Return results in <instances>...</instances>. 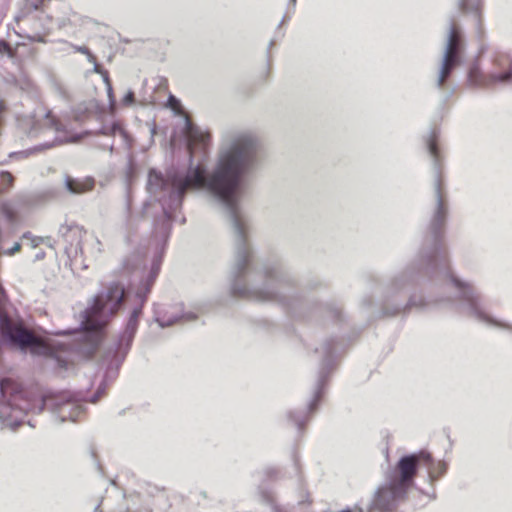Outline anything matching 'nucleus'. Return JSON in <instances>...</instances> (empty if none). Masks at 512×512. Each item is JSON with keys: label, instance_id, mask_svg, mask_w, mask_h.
Segmentation results:
<instances>
[{"label": "nucleus", "instance_id": "obj_3", "mask_svg": "<svg viewBox=\"0 0 512 512\" xmlns=\"http://www.w3.org/2000/svg\"><path fill=\"white\" fill-rule=\"evenodd\" d=\"M163 253L164 245H161L157 248L150 269L142 276L133 296L126 294L121 283L111 282L95 295L92 304L83 312V320L80 324L81 337L89 342L91 348H94L99 333L108 324L111 317L119 311L124 302L131 307L124 330L103 355L104 379L91 397V403H96L104 395L107 383L113 381L118 375L119 368L125 360L137 332L143 307L160 272Z\"/></svg>", "mask_w": 512, "mask_h": 512}, {"label": "nucleus", "instance_id": "obj_28", "mask_svg": "<svg viewBox=\"0 0 512 512\" xmlns=\"http://www.w3.org/2000/svg\"><path fill=\"white\" fill-rule=\"evenodd\" d=\"M20 249H21V244L17 242V243L14 244V246L12 248H10L9 250L6 251V254L14 255Z\"/></svg>", "mask_w": 512, "mask_h": 512}, {"label": "nucleus", "instance_id": "obj_5", "mask_svg": "<svg viewBox=\"0 0 512 512\" xmlns=\"http://www.w3.org/2000/svg\"><path fill=\"white\" fill-rule=\"evenodd\" d=\"M468 83L476 88H491L497 85L512 84V57L508 53L495 52L491 68L483 72L475 62L468 71Z\"/></svg>", "mask_w": 512, "mask_h": 512}, {"label": "nucleus", "instance_id": "obj_30", "mask_svg": "<svg viewBox=\"0 0 512 512\" xmlns=\"http://www.w3.org/2000/svg\"><path fill=\"white\" fill-rule=\"evenodd\" d=\"M101 76H102V78H103V81H104V83H105L106 87H107V86H109V85H111V82H110V78H109V73H108V71L104 70V71L101 73Z\"/></svg>", "mask_w": 512, "mask_h": 512}, {"label": "nucleus", "instance_id": "obj_1", "mask_svg": "<svg viewBox=\"0 0 512 512\" xmlns=\"http://www.w3.org/2000/svg\"><path fill=\"white\" fill-rule=\"evenodd\" d=\"M180 135L184 138L188 165L171 168L166 175L152 169L148 175L147 191L150 199L160 204L164 214L161 234L167 239L173 212L182 205L189 189H206L224 207L234 236V260L228 281L230 295L258 302H272L283 307L293 317L305 318L312 313H327L340 319L341 311L292 294L295 279L280 259H271L260 266L255 262L248 235L250 220L241 208L239 191L245 179L260 164L261 143L250 131H233L223 136L216 163L207 172L210 134L195 125L188 116L183 117Z\"/></svg>", "mask_w": 512, "mask_h": 512}, {"label": "nucleus", "instance_id": "obj_16", "mask_svg": "<svg viewBox=\"0 0 512 512\" xmlns=\"http://www.w3.org/2000/svg\"><path fill=\"white\" fill-rule=\"evenodd\" d=\"M480 6L481 0H459V7L463 12L474 13L478 30L480 31Z\"/></svg>", "mask_w": 512, "mask_h": 512}, {"label": "nucleus", "instance_id": "obj_39", "mask_svg": "<svg viewBox=\"0 0 512 512\" xmlns=\"http://www.w3.org/2000/svg\"><path fill=\"white\" fill-rule=\"evenodd\" d=\"M137 512H152V510L148 507H143V508L139 509Z\"/></svg>", "mask_w": 512, "mask_h": 512}, {"label": "nucleus", "instance_id": "obj_41", "mask_svg": "<svg viewBox=\"0 0 512 512\" xmlns=\"http://www.w3.org/2000/svg\"><path fill=\"white\" fill-rule=\"evenodd\" d=\"M78 245H79V250H80V252H81V253H83V250H84L83 245H82L80 242L78 243Z\"/></svg>", "mask_w": 512, "mask_h": 512}, {"label": "nucleus", "instance_id": "obj_25", "mask_svg": "<svg viewBox=\"0 0 512 512\" xmlns=\"http://www.w3.org/2000/svg\"><path fill=\"white\" fill-rule=\"evenodd\" d=\"M138 218L137 217H133V216H130L128 218V221H127V231H128V234H131V232L134 230V228H136L137 224H138ZM128 240L130 241V235L127 236Z\"/></svg>", "mask_w": 512, "mask_h": 512}, {"label": "nucleus", "instance_id": "obj_2", "mask_svg": "<svg viewBox=\"0 0 512 512\" xmlns=\"http://www.w3.org/2000/svg\"><path fill=\"white\" fill-rule=\"evenodd\" d=\"M434 172L435 204L416 258L387 286L383 300V312L394 316L412 307L424 308L428 303L411 294L426 280H439L453 286L457 292L458 309L475 320L499 328L512 326L493 318L486 311L481 292L471 283L456 277L451 270L448 250L444 242L448 204L442 187V160H432Z\"/></svg>", "mask_w": 512, "mask_h": 512}, {"label": "nucleus", "instance_id": "obj_9", "mask_svg": "<svg viewBox=\"0 0 512 512\" xmlns=\"http://www.w3.org/2000/svg\"><path fill=\"white\" fill-rule=\"evenodd\" d=\"M407 492L405 488L387 479L376 491L372 507L380 512H391L405 500Z\"/></svg>", "mask_w": 512, "mask_h": 512}, {"label": "nucleus", "instance_id": "obj_33", "mask_svg": "<svg viewBox=\"0 0 512 512\" xmlns=\"http://www.w3.org/2000/svg\"><path fill=\"white\" fill-rule=\"evenodd\" d=\"M272 512H289V511L284 506L274 505L272 508Z\"/></svg>", "mask_w": 512, "mask_h": 512}, {"label": "nucleus", "instance_id": "obj_38", "mask_svg": "<svg viewBox=\"0 0 512 512\" xmlns=\"http://www.w3.org/2000/svg\"><path fill=\"white\" fill-rule=\"evenodd\" d=\"M58 90L63 97H66V92L62 86L58 85Z\"/></svg>", "mask_w": 512, "mask_h": 512}, {"label": "nucleus", "instance_id": "obj_36", "mask_svg": "<svg viewBox=\"0 0 512 512\" xmlns=\"http://www.w3.org/2000/svg\"><path fill=\"white\" fill-rule=\"evenodd\" d=\"M132 173H133V165L132 163L130 162L129 165H128V168H127V179L129 180L130 177L132 176Z\"/></svg>", "mask_w": 512, "mask_h": 512}, {"label": "nucleus", "instance_id": "obj_12", "mask_svg": "<svg viewBox=\"0 0 512 512\" xmlns=\"http://www.w3.org/2000/svg\"><path fill=\"white\" fill-rule=\"evenodd\" d=\"M64 186L70 194L79 195L92 191L95 187V179L90 176L75 178L66 175L64 177Z\"/></svg>", "mask_w": 512, "mask_h": 512}, {"label": "nucleus", "instance_id": "obj_23", "mask_svg": "<svg viewBox=\"0 0 512 512\" xmlns=\"http://www.w3.org/2000/svg\"><path fill=\"white\" fill-rule=\"evenodd\" d=\"M22 239L23 240H29L30 243H31V246L33 248L37 247L40 243L43 242V239L40 238V237H35L33 236L30 232H25L23 235H22Z\"/></svg>", "mask_w": 512, "mask_h": 512}, {"label": "nucleus", "instance_id": "obj_18", "mask_svg": "<svg viewBox=\"0 0 512 512\" xmlns=\"http://www.w3.org/2000/svg\"><path fill=\"white\" fill-rule=\"evenodd\" d=\"M288 417L298 429H302L305 422L308 420V415L305 411H290Z\"/></svg>", "mask_w": 512, "mask_h": 512}, {"label": "nucleus", "instance_id": "obj_10", "mask_svg": "<svg viewBox=\"0 0 512 512\" xmlns=\"http://www.w3.org/2000/svg\"><path fill=\"white\" fill-rule=\"evenodd\" d=\"M423 463L421 452L418 454H409L401 457L395 470L387 479L397 485L409 490L413 485L419 464Z\"/></svg>", "mask_w": 512, "mask_h": 512}, {"label": "nucleus", "instance_id": "obj_7", "mask_svg": "<svg viewBox=\"0 0 512 512\" xmlns=\"http://www.w3.org/2000/svg\"><path fill=\"white\" fill-rule=\"evenodd\" d=\"M342 349V345L334 338L325 340L320 347L315 349V353L321 357V362L318 370V377L313 391V398L308 404L309 412H314L320 402L324 386L334 371L337 358Z\"/></svg>", "mask_w": 512, "mask_h": 512}, {"label": "nucleus", "instance_id": "obj_46", "mask_svg": "<svg viewBox=\"0 0 512 512\" xmlns=\"http://www.w3.org/2000/svg\"><path fill=\"white\" fill-rule=\"evenodd\" d=\"M185 221H186V219H185V218H182V219H181V223H182V224H184V223H185Z\"/></svg>", "mask_w": 512, "mask_h": 512}, {"label": "nucleus", "instance_id": "obj_6", "mask_svg": "<svg viewBox=\"0 0 512 512\" xmlns=\"http://www.w3.org/2000/svg\"><path fill=\"white\" fill-rule=\"evenodd\" d=\"M0 333L5 341L21 351L30 350L32 354L48 355L52 353L50 344L34 335L21 323L14 322L0 309Z\"/></svg>", "mask_w": 512, "mask_h": 512}, {"label": "nucleus", "instance_id": "obj_8", "mask_svg": "<svg viewBox=\"0 0 512 512\" xmlns=\"http://www.w3.org/2000/svg\"><path fill=\"white\" fill-rule=\"evenodd\" d=\"M464 46V39L460 28L451 21L447 33L444 54L435 82L438 89L445 88L446 82L451 76L453 69L460 64Z\"/></svg>", "mask_w": 512, "mask_h": 512}, {"label": "nucleus", "instance_id": "obj_45", "mask_svg": "<svg viewBox=\"0 0 512 512\" xmlns=\"http://www.w3.org/2000/svg\"><path fill=\"white\" fill-rule=\"evenodd\" d=\"M484 49H485V47H484V46H482V47L480 48V53H483V52H484Z\"/></svg>", "mask_w": 512, "mask_h": 512}, {"label": "nucleus", "instance_id": "obj_48", "mask_svg": "<svg viewBox=\"0 0 512 512\" xmlns=\"http://www.w3.org/2000/svg\"><path fill=\"white\" fill-rule=\"evenodd\" d=\"M290 2H292V3H293V5H295L296 0H290Z\"/></svg>", "mask_w": 512, "mask_h": 512}, {"label": "nucleus", "instance_id": "obj_27", "mask_svg": "<svg viewBox=\"0 0 512 512\" xmlns=\"http://www.w3.org/2000/svg\"><path fill=\"white\" fill-rule=\"evenodd\" d=\"M106 88H107V94H108V98H109V103H110L111 106H113L115 104V97H114V94H113L112 85H109Z\"/></svg>", "mask_w": 512, "mask_h": 512}, {"label": "nucleus", "instance_id": "obj_14", "mask_svg": "<svg viewBox=\"0 0 512 512\" xmlns=\"http://www.w3.org/2000/svg\"><path fill=\"white\" fill-rule=\"evenodd\" d=\"M421 456L423 458V464L428 470V477L431 483L437 481L446 473L448 464L445 461L435 462L431 454L424 451L421 452Z\"/></svg>", "mask_w": 512, "mask_h": 512}, {"label": "nucleus", "instance_id": "obj_37", "mask_svg": "<svg viewBox=\"0 0 512 512\" xmlns=\"http://www.w3.org/2000/svg\"><path fill=\"white\" fill-rule=\"evenodd\" d=\"M170 146L172 148V150L175 149V146H176V134H173L171 139H170Z\"/></svg>", "mask_w": 512, "mask_h": 512}, {"label": "nucleus", "instance_id": "obj_31", "mask_svg": "<svg viewBox=\"0 0 512 512\" xmlns=\"http://www.w3.org/2000/svg\"><path fill=\"white\" fill-rule=\"evenodd\" d=\"M92 241H93V243L96 246L97 253H101V251H102V243H101V241L97 237H94L92 239Z\"/></svg>", "mask_w": 512, "mask_h": 512}, {"label": "nucleus", "instance_id": "obj_24", "mask_svg": "<svg viewBox=\"0 0 512 512\" xmlns=\"http://www.w3.org/2000/svg\"><path fill=\"white\" fill-rule=\"evenodd\" d=\"M40 3L41 2L35 0H27L24 8L25 11H23V13L38 10Z\"/></svg>", "mask_w": 512, "mask_h": 512}, {"label": "nucleus", "instance_id": "obj_44", "mask_svg": "<svg viewBox=\"0 0 512 512\" xmlns=\"http://www.w3.org/2000/svg\"><path fill=\"white\" fill-rule=\"evenodd\" d=\"M21 154H23V155H28V154H29V151H23V152H21Z\"/></svg>", "mask_w": 512, "mask_h": 512}, {"label": "nucleus", "instance_id": "obj_11", "mask_svg": "<svg viewBox=\"0 0 512 512\" xmlns=\"http://www.w3.org/2000/svg\"><path fill=\"white\" fill-rule=\"evenodd\" d=\"M155 321L161 328L170 327L176 323L193 321L197 318L194 312H183L182 304L171 306L158 305L154 309Z\"/></svg>", "mask_w": 512, "mask_h": 512}, {"label": "nucleus", "instance_id": "obj_22", "mask_svg": "<svg viewBox=\"0 0 512 512\" xmlns=\"http://www.w3.org/2000/svg\"><path fill=\"white\" fill-rule=\"evenodd\" d=\"M265 474L269 479L279 480L284 478L282 470L277 467H269L265 470Z\"/></svg>", "mask_w": 512, "mask_h": 512}, {"label": "nucleus", "instance_id": "obj_15", "mask_svg": "<svg viewBox=\"0 0 512 512\" xmlns=\"http://www.w3.org/2000/svg\"><path fill=\"white\" fill-rule=\"evenodd\" d=\"M81 236V228L76 224H62L58 229V237L65 243V250L68 245L72 246Z\"/></svg>", "mask_w": 512, "mask_h": 512}, {"label": "nucleus", "instance_id": "obj_32", "mask_svg": "<svg viewBox=\"0 0 512 512\" xmlns=\"http://www.w3.org/2000/svg\"><path fill=\"white\" fill-rule=\"evenodd\" d=\"M74 50L85 55L89 51V49L86 46H74Z\"/></svg>", "mask_w": 512, "mask_h": 512}, {"label": "nucleus", "instance_id": "obj_29", "mask_svg": "<svg viewBox=\"0 0 512 512\" xmlns=\"http://www.w3.org/2000/svg\"><path fill=\"white\" fill-rule=\"evenodd\" d=\"M294 471L298 478V481L300 482L301 481V470H300V466H299V463L296 458L294 459Z\"/></svg>", "mask_w": 512, "mask_h": 512}, {"label": "nucleus", "instance_id": "obj_35", "mask_svg": "<svg viewBox=\"0 0 512 512\" xmlns=\"http://www.w3.org/2000/svg\"><path fill=\"white\" fill-rule=\"evenodd\" d=\"M86 56L90 63L96 62V57L90 52V50L88 51V53H86Z\"/></svg>", "mask_w": 512, "mask_h": 512}, {"label": "nucleus", "instance_id": "obj_4", "mask_svg": "<svg viewBox=\"0 0 512 512\" xmlns=\"http://www.w3.org/2000/svg\"><path fill=\"white\" fill-rule=\"evenodd\" d=\"M44 409L51 411L60 422H75L85 411L80 399L70 392L32 399L18 383L10 379L0 382V429L14 430L28 412L40 413Z\"/></svg>", "mask_w": 512, "mask_h": 512}, {"label": "nucleus", "instance_id": "obj_13", "mask_svg": "<svg viewBox=\"0 0 512 512\" xmlns=\"http://www.w3.org/2000/svg\"><path fill=\"white\" fill-rule=\"evenodd\" d=\"M100 134L108 138L105 142L99 144L100 148L103 150L108 149L111 153L114 149V143L112 140H110L111 137L119 136L122 138L124 143H128L127 132L120 126V124L116 122L103 126L100 130Z\"/></svg>", "mask_w": 512, "mask_h": 512}, {"label": "nucleus", "instance_id": "obj_43", "mask_svg": "<svg viewBox=\"0 0 512 512\" xmlns=\"http://www.w3.org/2000/svg\"><path fill=\"white\" fill-rule=\"evenodd\" d=\"M130 262H131V260H130V259H128V260H127V262H126V266H127V268H129V267H130Z\"/></svg>", "mask_w": 512, "mask_h": 512}, {"label": "nucleus", "instance_id": "obj_19", "mask_svg": "<svg viewBox=\"0 0 512 512\" xmlns=\"http://www.w3.org/2000/svg\"><path fill=\"white\" fill-rule=\"evenodd\" d=\"M44 122L45 125L56 132H61L64 129L63 124L52 115L51 111L45 114Z\"/></svg>", "mask_w": 512, "mask_h": 512}, {"label": "nucleus", "instance_id": "obj_17", "mask_svg": "<svg viewBox=\"0 0 512 512\" xmlns=\"http://www.w3.org/2000/svg\"><path fill=\"white\" fill-rule=\"evenodd\" d=\"M14 183L13 175L8 171L0 172V194L8 191Z\"/></svg>", "mask_w": 512, "mask_h": 512}, {"label": "nucleus", "instance_id": "obj_34", "mask_svg": "<svg viewBox=\"0 0 512 512\" xmlns=\"http://www.w3.org/2000/svg\"><path fill=\"white\" fill-rule=\"evenodd\" d=\"M93 65H94V68H93L94 72L101 75V73L104 71V69H102V67L97 62L93 63Z\"/></svg>", "mask_w": 512, "mask_h": 512}, {"label": "nucleus", "instance_id": "obj_26", "mask_svg": "<svg viewBox=\"0 0 512 512\" xmlns=\"http://www.w3.org/2000/svg\"><path fill=\"white\" fill-rule=\"evenodd\" d=\"M122 103L125 106H130L135 103V95L132 90H129L122 99Z\"/></svg>", "mask_w": 512, "mask_h": 512}, {"label": "nucleus", "instance_id": "obj_47", "mask_svg": "<svg viewBox=\"0 0 512 512\" xmlns=\"http://www.w3.org/2000/svg\"><path fill=\"white\" fill-rule=\"evenodd\" d=\"M43 257V254H38L37 255V258H42Z\"/></svg>", "mask_w": 512, "mask_h": 512}, {"label": "nucleus", "instance_id": "obj_21", "mask_svg": "<svg viewBox=\"0 0 512 512\" xmlns=\"http://www.w3.org/2000/svg\"><path fill=\"white\" fill-rule=\"evenodd\" d=\"M79 139H80L79 135L72 136V137H69V138H66V137L65 138H61V137L57 136L53 143H45V144L41 145V147L47 149V148L53 147L55 144L73 143V142H77Z\"/></svg>", "mask_w": 512, "mask_h": 512}, {"label": "nucleus", "instance_id": "obj_40", "mask_svg": "<svg viewBox=\"0 0 512 512\" xmlns=\"http://www.w3.org/2000/svg\"><path fill=\"white\" fill-rule=\"evenodd\" d=\"M437 302H439V303H442V302L450 303V302H452V300L450 298H446V299L438 300Z\"/></svg>", "mask_w": 512, "mask_h": 512}, {"label": "nucleus", "instance_id": "obj_20", "mask_svg": "<svg viewBox=\"0 0 512 512\" xmlns=\"http://www.w3.org/2000/svg\"><path fill=\"white\" fill-rule=\"evenodd\" d=\"M1 212L9 223H13L17 218L16 212L9 202L2 203Z\"/></svg>", "mask_w": 512, "mask_h": 512}, {"label": "nucleus", "instance_id": "obj_42", "mask_svg": "<svg viewBox=\"0 0 512 512\" xmlns=\"http://www.w3.org/2000/svg\"><path fill=\"white\" fill-rule=\"evenodd\" d=\"M155 132H156V127H155V126H153V127L151 128V134H152V135H154V134H155Z\"/></svg>", "mask_w": 512, "mask_h": 512}]
</instances>
